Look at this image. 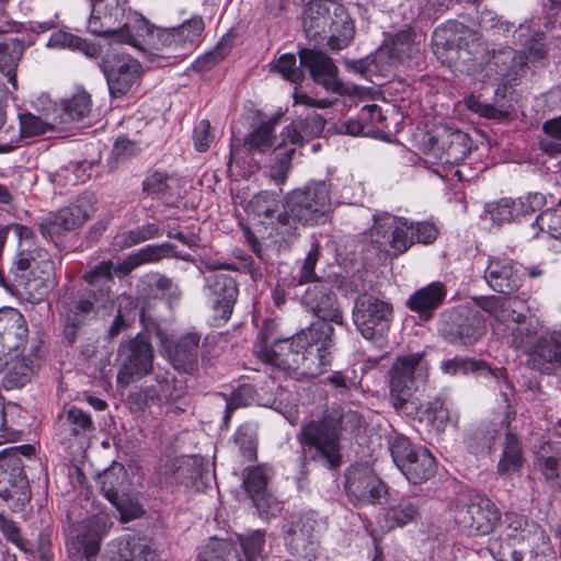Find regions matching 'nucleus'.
I'll list each match as a JSON object with an SVG mask.
<instances>
[{
  "label": "nucleus",
  "instance_id": "f257e3e1",
  "mask_svg": "<svg viewBox=\"0 0 561 561\" xmlns=\"http://www.w3.org/2000/svg\"><path fill=\"white\" fill-rule=\"evenodd\" d=\"M436 46L453 47L457 51V60L462 71L478 75L486 71L485 77H516L527 65V57L511 47L489 50L481 35L462 23L455 22L434 32Z\"/></svg>",
  "mask_w": 561,
  "mask_h": 561
},
{
  "label": "nucleus",
  "instance_id": "f03ea898",
  "mask_svg": "<svg viewBox=\"0 0 561 561\" xmlns=\"http://www.w3.org/2000/svg\"><path fill=\"white\" fill-rule=\"evenodd\" d=\"M331 205L330 184L324 181L293 190L284 197L283 211L277 215L275 230L286 239L294 237L299 226L324 224Z\"/></svg>",
  "mask_w": 561,
  "mask_h": 561
},
{
  "label": "nucleus",
  "instance_id": "7ed1b4c3",
  "mask_svg": "<svg viewBox=\"0 0 561 561\" xmlns=\"http://www.w3.org/2000/svg\"><path fill=\"white\" fill-rule=\"evenodd\" d=\"M339 411H328L321 417L304 422L297 434L304 459L322 462L329 469L342 463V421Z\"/></svg>",
  "mask_w": 561,
  "mask_h": 561
},
{
  "label": "nucleus",
  "instance_id": "20e7f679",
  "mask_svg": "<svg viewBox=\"0 0 561 561\" xmlns=\"http://www.w3.org/2000/svg\"><path fill=\"white\" fill-rule=\"evenodd\" d=\"M390 402L403 415L415 416L420 404L414 393L428 379V363L423 353L398 356L389 371Z\"/></svg>",
  "mask_w": 561,
  "mask_h": 561
},
{
  "label": "nucleus",
  "instance_id": "39448f33",
  "mask_svg": "<svg viewBox=\"0 0 561 561\" xmlns=\"http://www.w3.org/2000/svg\"><path fill=\"white\" fill-rule=\"evenodd\" d=\"M324 124L325 121L314 113L308 117L305 124L302 122L290 124L282 130V140L273 149L267 165L271 180L277 185L286 182L296 146L304 139L301 130L308 136L319 135L323 130Z\"/></svg>",
  "mask_w": 561,
  "mask_h": 561
},
{
  "label": "nucleus",
  "instance_id": "423d86ee",
  "mask_svg": "<svg viewBox=\"0 0 561 561\" xmlns=\"http://www.w3.org/2000/svg\"><path fill=\"white\" fill-rule=\"evenodd\" d=\"M393 319V308L388 301L370 295L356 298L353 321L362 336L382 347Z\"/></svg>",
  "mask_w": 561,
  "mask_h": 561
},
{
  "label": "nucleus",
  "instance_id": "0eeeda50",
  "mask_svg": "<svg viewBox=\"0 0 561 561\" xmlns=\"http://www.w3.org/2000/svg\"><path fill=\"white\" fill-rule=\"evenodd\" d=\"M308 344L301 350L298 377L321 375L332 363L334 328L327 322H312L306 328Z\"/></svg>",
  "mask_w": 561,
  "mask_h": 561
},
{
  "label": "nucleus",
  "instance_id": "6e6552de",
  "mask_svg": "<svg viewBox=\"0 0 561 561\" xmlns=\"http://www.w3.org/2000/svg\"><path fill=\"white\" fill-rule=\"evenodd\" d=\"M306 329L301 330L291 337L276 340L268 343L264 333L260 334V341L254 345V354L279 370L287 374L297 375L301 350L308 344V335Z\"/></svg>",
  "mask_w": 561,
  "mask_h": 561
},
{
  "label": "nucleus",
  "instance_id": "1a4fd4ad",
  "mask_svg": "<svg viewBox=\"0 0 561 561\" xmlns=\"http://www.w3.org/2000/svg\"><path fill=\"white\" fill-rule=\"evenodd\" d=\"M454 519L468 536H485L500 523L501 512L490 499L476 494L468 502L456 506Z\"/></svg>",
  "mask_w": 561,
  "mask_h": 561
},
{
  "label": "nucleus",
  "instance_id": "9d476101",
  "mask_svg": "<svg viewBox=\"0 0 561 561\" xmlns=\"http://www.w3.org/2000/svg\"><path fill=\"white\" fill-rule=\"evenodd\" d=\"M118 357L121 366L117 373V381L128 385L151 373L154 351L149 339L138 333L119 344Z\"/></svg>",
  "mask_w": 561,
  "mask_h": 561
},
{
  "label": "nucleus",
  "instance_id": "9b49d317",
  "mask_svg": "<svg viewBox=\"0 0 561 561\" xmlns=\"http://www.w3.org/2000/svg\"><path fill=\"white\" fill-rule=\"evenodd\" d=\"M390 450L396 466L413 484L434 476L435 458L426 448L413 446L408 438L399 436L392 442Z\"/></svg>",
  "mask_w": 561,
  "mask_h": 561
},
{
  "label": "nucleus",
  "instance_id": "f8f14e48",
  "mask_svg": "<svg viewBox=\"0 0 561 561\" xmlns=\"http://www.w3.org/2000/svg\"><path fill=\"white\" fill-rule=\"evenodd\" d=\"M112 525L106 514H96L71 530L67 549L73 556L72 561H96L101 541Z\"/></svg>",
  "mask_w": 561,
  "mask_h": 561
},
{
  "label": "nucleus",
  "instance_id": "ddd939ff",
  "mask_svg": "<svg viewBox=\"0 0 561 561\" xmlns=\"http://www.w3.org/2000/svg\"><path fill=\"white\" fill-rule=\"evenodd\" d=\"M528 366L543 375L561 374V328L545 329L527 350Z\"/></svg>",
  "mask_w": 561,
  "mask_h": 561
},
{
  "label": "nucleus",
  "instance_id": "4468645a",
  "mask_svg": "<svg viewBox=\"0 0 561 561\" xmlns=\"http://www.w3.org/2000/svg\"><path fill=\"white\" fill-rule=\"evenodd\" d=\"M374 220L371 233L376 236L375 242L389 244L390 255L399 256L414 244L413 222L390 214L375 215Z\"/></svg>",
  "mask_w": 561,
  "mask_h": 561
},
{
  "label": "nucleus",
  "instance_id": "2eb2a0df",
  "mask_svg": "<svg viewBox=\"0 0 561 561\" xmlns=\"http://www.w3.org/2000/svg\"><path fill=\"white\" fill-rule=\"evenodd\" d=\"M345 491L357 505L377 503L386 493L383 482L367 463H355L345 473Z\"/></svg>",
  "mask_w": 561,
  "mask_h": 561
},
{
  "label": "nucleus",
  "instance_id": "dca6fc26",
  "mask_svg": "<svg viewBox=\"0 0 561 561\" xmlns=\"http://www.w3.org/2000/svg\"><path fill=\"white\" fill-rule=\"evenodd\" d=\"M102 69L113 98L128 93L141 75V65L129 55L113 54L103 59Z\"/></svg>",
  "mask_w": 561,
  "mask_h": 561
},
{
  "label": "nucleus",
  "instance_id": "f3484780",
  "mask_svg": "<svg viewBox=\"0 0 561 561\" xmlns=\"http://www.w3.org/2000/svg\"><path fill=\"white\" fill-rule=\"evenodd\" d=\"M299 58L300 66L306 67L312 80L322 85L328 92L339 95H351L354 93V87H348L340 81L337 67L325 54L305 48L300 49Z\"/></svg>",
  "mask_w": 561,
  "mask_h": 561
},
{
  "label": "nucleus",
  "instance_id": "a211bd4d",
  "mask_svg": "<svg viewBox=\"0 0 561 561\" xmlns=\"http://www.w3.org/2000/svg\"><path fill=\"white\" fill-rule=\"evenodd\" d=\"M21 449L30 450L31 446L11 447L0 453V497L8 500L24 494L27 479L23 471Z\"/></svg>",
  "mask_w": 561,
  "mask_h": 561
},
{
  "label": "nucleus",
  "instance_id": "6ab92c4d",
  "mask_svg": "<svg viewBox=\"0 0 561 561\" xmlns=\"http://www.w3.org/2000/svg\"><path fill=\"white\" fill-rule=\"evenodd\" d=\"M94 12L91 11L88 22L90 33L110 38L114 43L138 46L139 38L148 32L147 23L142 18L135 19L133 23L126 22L122 26H116L111 16L101 20Z\"/></svg>",
  "mask_w": 561,
  "mask_h": 561
},
{
  "label": "nucleus",
  "instance_id": "aec40b11",
  "mask_svg": "<svg viewBox=\"0 0 561 561\" xmlns=\"http://www.w3.org/2000/svg\"><path fill=\"white\" fill-rule=\"evenodd\" d=\"M446 341L453 344L471 345L482 335V327L477 314L466 308L448 313V322L440 328Z\"/></svg>",
  "mask_w": 561,
  "mask_h": 561
},
{
  "label": "nucleus",
  "instance_id": "412c9836",
  "mask_svg": "<svg viewBox=\"0 0 561 561\" xmlns=\"http://www.w3.org/2000/svg\"><path fill=\"white\" fill-rule=\"evenodd\" d=\"M113 293L110 287L102 286L99 289H84L62 306V316L71 321L85 323L89 317L100 308L112 307Z\"/></svg>",
  "mask_w": 561,
  "mask_h": 561
},
{
  "label": "nucleus",
  "instance_id": "4be33fe9",
  "mask_svg": "<svg viewBox=\"0 0 561 561\" xmlns=\"http://www.w3.org/2000/svg\"><path fill=\"white\" fill-rule=\"evenodd\" d=\"M302 302L319 318L317 322L343 323V316L336 296L332 293L328 283L316 282L309 286L302 297Z\"/></svg>",
  "mask_w": 561,
  "mask_h": 561
},
{
  "label": "nucleus",
  "instance_id": "5701e85b",
  "mask_svg": "<svg viewBox=\"0 0 561 561\" xmlns=\"http://www.w3.org/2000/svg\"><path fill=\"white\" fill-rule=\"evenodd\" d=\"M205 294L211 302L215 317L227 321L238 297L234 279L225 274H214L205 278Z\"/></svg>",
  "mask_w": 561,
  "mask_h": 561
},
{
  "label": "nucleus",
  "instance_id": "b1692460",
  "mask_svg": "<svg viewBox=\"0 0 561 561\" xmlns=\"http://www.w3.org/2000/svg\"><path fill=\"white\" fill-rule=\"evenodd\" d=\"M484 279L494 291L510 295L522 286L523 273L513 260L494 256L489 260Z\"/></svg>",
  "mask_w": 561,
  "mask_h": 561
},
{
  "label": "nucleus",
  "instance_id": "393cba45",
  "mask_svg": "<svg viewBox=\"0 0 561 561\" xmlns=\"http://www.w3.org/2000/svg\"><path fill=\"white\" fill-rule=\"evenodd\" d=\"M104 561H157L156 549L146 538L123 537L107 543Z\"/></svg>",
  "mask_w": 561,
  "mask_h": 561
},
{
  "label": "nucleus",
  "instance_id": "a878e982",
  "mask_svg": "<svg viewBox=\"0 0 561 561\" xmlns=\"http://www.w3.org/2000/svg\"><path fill=\"white\" fill-rule=\"evenodd\" d=\"M201 335L187 332L170 343H165L168 358L174 369L182 373H194L198 367Z\"/></svg>",
  "mask_w": 561,
  "mask_h": 561
},
{
  "label": "nucleus",
  "instance_id": "bb28decb",
  "mask_svg": "<svg viewBox=\"0 0 561 561\" xmlns=\"http://www.w3.org/2000/svg\"><path fill=\"white\" fill-rule=\"evenodd\" d=\"M440 368L445 374L450 376L466 375L469 371L485 370L486 374L492 376L500 383L501 396L503 397L504 402L507 404V408H511L508 394L510 391H512L513 387L511 382L507 380L504 369H492L483 360H474L459 356L442 362Z\"/></svg>",
  "mask_w": 561,
  "mask_h": 561
},
{
  "label": "nucleus",
  "instance_id": "cd10ccee",
  "mask_svg": "<svg viewBox=\"0 0 561 561\" xmlns=\"http://www.w3.org/2000/svg\"><path fill=\"white\" fill-rule=\"evenodd\" d=\"M90 218V211L81 205H70L50 214L39 224L43 237L50 239L66 231L75 230Z\"/></svg>",
  "mask_w": 561,
  "mask_h": 561
},
{
  "label": "nucleus",
  "instance_id": "c85d7f7f",
  "mask_svg": "<svg viewBox=\"0 0 561 561\" xmlns=\"http://www.w3.org/2000/svg\"><path fill=\"white\" fill-rule=\"evenodd\" d=\"M317 522L314 518L302 515L294 517L284 526L285 541L293 552L307 556L316 540Z\"/></svg>",
  "mask_w": 561,
  "mask_h": 561
},
{
  "label": "nucleus",
  "instance_id": "c756f323",
  "mask_svg": "<svg viewBox=\"0 0 561 561\" xmlns=\"http://www.w3.org/2000/svg\"><path fill=\"white\" fill-rule=\"evenodd\" d=\"M27 340V325L18 310L9 309L0 314V346L13 352L23 347Z\"/></svg>",
  "mask_w": 561,
  "mask_h": 561
},
{
  "label": "nucleus",
  "instance_id": "7c9ffc66",
  "mask_svg": "<svg viewBox=\"0 0 561 561\" xmlns=\"http://www.w3.org/2000/svg\"><path fill=\"white\" fill-rule=\"evenodd\" d=\"M435 144L445 154V162L459 163L471 151V142L468 135L461 130L444 127L435 137Z\"/></svg>",
  "mask_w": 561,
  "mask_h": 561
},
{
  "label": "nucleus",
  "instance_id": "2f4dec72",
  "mask_svg": "<svg viewBox=\"0 0 561 561\" xmlns=\"http://www.w3.org/2000/svg\"><path fill=\"white\" fill-rule=\"evenodd\" d=\"M446 289L440 282L430 285L413 293L407 301L410 310L416 312L420 318L427 320L444 301Z\"/></svg>",
  "mask_w": 561,
  "mask_h": 561
},
{
  "label": "nucleus",
  "instance_id": "473e14b6",
  "mask_svg": "<svg viewBox=\"0 0 561 561\" xmlns=\"http://www.w3.org/2000/svg\"><path fill=\"white\" fill-rule=\"evenodd\" d=\"M508 322L513 325L508 327L511 331V346L515 350H523L527 354V350L536 340V335L542 330V324L539 321H527L526 314L516 312L512 309V314Z\"/></svg>",
  "mask_w": 561,
  "mask_h": 561
},
{
  "label": "nucleus",
  "instance_id": "72a5a7b5",
  "mask_svg": "<svg viewBox=\"0 0 561 561\" xmlns=\"http://www.w3.org/2000/svg\"><path fill=\"white\" fill-rule=\"evenodd\" d=\"M420 53V43L415 41V34L411 30H402L396 34L390 45L379 50V58L388 55L390 65L403 64Z\"/></svg>",
  "mask_w": 561,
  "mask_h": 561
},
{
  "label": "nucleus",
  "instance_id": "f704fd0d",
  "mask_svg": "<svg viewBox=\"0 0 561 561\" xmlns=\"http://www.w3.org/2000/svg\"><path fill=\"white\" fill-rule=\"evenodd\" d=\"M270 480L266 466L245 468L243 471V486L257 510H265L267 483Z\"/></svg>",
  "mask_w": 561,
  "mask_h": 561
},
{
  "label": "nucleus",
  "instance_id": "c9c22d12",
  "mask_svg": "<svg viewBox=\"0 0 561 561\" xmlns=\"http://www.w3.org/2000/svg\"><path fill=\"white\" fill-rule=\"evenodd\" d=\"M196 561H242L231 539L210 538L203 547Z\"/></svg>",
  "mask_w": 561,
  "mask_h": 561
},
{
  "label": "nucleus",
  "instance_id": "e433bc0d",
  "mask_svg": "<svg viewBox=\"0 0 561 561\" xmlns=\"http://www.w3.org/2000/svg\"><path fill=\"white\" fill-rule=\"evenodd\" d=\"M523 466V451L518 438L507 432L505 435V444L502 456L497 463V472L500 476H510L520 470Z\"/></svg>",
  "mask_w": 561,
  "mask_h": 561
},
{
  "label": "nucleus",
  "instance_id": "4c0bfd02",
  "mask_svg": "<svg viewBox=\"0 0 561 561\" xmlns=\"http://www.w3.org/2000/svg\"><path fill=\"white\" fill-rule=\"evenodd\" d=\"M60 425L72 436H79L93 430V421L91 415L78 407L65 409L59 414Z\"/></svg>",
  "mask_w": 561,
  "mask_h": 561
},
{
  "label": "nucleus",
  "instance_id": "58836bf2",
  "mask_svg": "<svg viewBox=\"0 0 561 561\" xmlns=\"http://www.w3.org/2000/svg\"><path fill=\"white\" fill-rule=\"evenodd\" d=\"M47 45L54 48H70L73 50H80L91 58L96 57L100 53V48L96 45L89 43L87 39H83L79 36L62 31L53 33L48 39Z\"/></svg>",
  "mask_w": 561,
  "mask_h": 561
},
{
  "label": "nucleus",
  "instance_id": "ea45409f",
  "mask_svg": "<svg viewBox=\"0 0 561 561\" xmlns=\"http://www.w3.org/2000/svg\"><path fill=\"white\" fill-rule=\"evenodd\" d=\"M34 360L24 356H15L7 363L5 380L9 387H23L34 373Z\"/></svg>",
  "mask_w": 561,
  "mask_h": 561
},
{
  "label": "nucleus",
  "instance_id": "a19ab883",
  "mask_svg": "<svg viewBox=\"0 0 561 561\" xmlns=\"http://www.w3.org/2000/svg\"><path fill=\"white\" fill-rule=\"evenodd\" d=\"M419 514L416 504L410 499L393 500L386 513L390 527H403L414 520Z\"/></svg>",
  "mask_w": 561,
  "mask_h": 561
},
{
  "label": "nucleus",
  "instance_id": "79ce46f5",
  "mask_svg": "<svg viewBox=\"0 0 561 561\" xmlns=\"http://www.w3.org/2000/svg\"><path fill=\"white\" fill-rule=\"evenodd\" d=\"M274 122H263L254 128L244 139V145L250 153H264L274 145Z\"/></svg>",
  "mask_w": 561,
  "mask_h": 561
},
{
  "label": "nucleus",
  "instance_id": "37998d69",
  "mask_svg": "<svg viewBox=\"0 0 561 561\" xmlns=\"http://www.w3.org/2000/svg\"><path fill=\"white\" fill-rule=\"evenodd\" d=\"M533 237L546 232L552 239H561V206L541 211L531 224Z\"/></svg>",
  "mask_w": 561,
  "mask_h": 561
},
{
  "label": "nucleus",
  "instance_id": "c03bdc74",
  "mask_svg": "<svg viewBox=\"0 0 561 561\" xmlns=\"http://www.w3.org/2000/svg\"><path fill=\"white\" fill-rule=\"evenodd\" d=\"M423 414L438 431H444L448 424H451L454 427L458 424V414L451 412L446 402L438 398L428 403Z\"/></svg>",
  "mask_w": 561,
  "mask_h": 561
},
{
  "label": "nucleus",
  "instance_id": "a18cd8bd",
  "mask_svg": "<svg viewBox=\"0 0 561 561\" xmlns=\"http://www.w3.org/2000/svg\"><path fill=\"white\" fill-rule=\"evenodd\" d=\"M18 231L21 239V250L13 261L12 272L15 270V282H18L19 278H23V274L19 275V272L24 273L27 270H31L32 272L36 263V250H30L26 248V245H30L31 243L30 234L32 232L25 227H18Z\"/></svg>",
  "mask_w": 561,
  "mask_h": 561
},
{
  "label": "nucleus",
  "instance_id": "49530a36",
  "mask_svg": "<svg viewBox=\"0 0 561 561\" xmlns=\"http://www.w3.org/2000/svg\"><path fill=\"white\" fill-rule=\"evenodd\" d=\"M142 393L147 404L162 405L178 398L172 382L165 376H157L156 383L145 387Z\"/></svg>",
  "mask_w": 561,
  "mask_h": 561
},
{
  "label": "nucleus",
  "instance_id": "de8ad7c7",
  "mask_svg": "<svg viewBox=\"0 0 561 561\" xmlns=\"http://www.w3.org/2000/svg\"><path fill=\"white\" fill-rule=\"evenodd\" d=\"M92 107V100L88 92L78 91L70 99L64 102L62 121L72 122L87 117Z\"/></svg>",
  "mask_w": 561,
  "mask_h": 561
},
{
  "label": "nucleus",
  "instance_id": "09e8293b",
  "mask_svg": "<svg viewBox=\"0 0 561 561\" xmlns=\"http://www.w3.org/2000/svg\"><path fill=\"white\" fill-rule=\"evenodd\" d=\"M244 559L242 561H264L265 533L252 530L238 536Z\"/></svg>",
  "mask_w": 561,
  "mask_h": 561
},
{
  "label": "nucleus",
  "instance_id": "8fccbe9b",
  "mask_svg": "<svg viewBox=\"0 0 561 561\" xmlns=\"http://www.w3.org/2000/svg\"><path fill=\"white\" fill-rule=\"evenodd\" d=\"M473 301L479 308L488 312L499 322L508 321V318L512 314V310L510 311L508 308H512L513 304L516 302L515 299L503 300L502 298L493 295L473 297Z\"/></svg>",
  "mask_w": 561,
  "mask_h": 561
},
{
  "label": "nucleus",
  "instance_id": "3c124183",
  "mask_svg": "<svg viewBox=\"0 0 561 561\" xmlns=\"http://www.w3.org/2000/svg\"><path fill=\"white\" fill-rule=\"evenodd\" d=\"M137 266L158 263L165 257H174L175 245L172 243L149 244L133 252Z\"/></svg>",
  "mask_w": 561,
  "mask_h": 561
},
{
  "label": "nucleus",
  "instance_id": "603ef678",
  "mask_svg": "<svg viewBox=\"0 0 561 561\" xmlns=\"http://www.w3.org/2000/svg\"><path fill=\"white\" fill-rule=\"evenodd\" d=\"M20 56L18 43L13 41L0 43V72L8 77L14 89H16L15 67Z\"/></svg>",
  "mask_w": 561,
  "mask_h": 561
},
{
  "label": "nucleus",
  "instance_id": "864d4df0",
  "mask_svg": "<svg viewBox=\"0 0 561 561\" xmlns=\"http://www.w3.org/2000/svg\"><path fill=\"white\" fill-rule=\"evenodd\" d=\"M546 137L540 140V149L549 154H561V115L548 119L542 125Z\"/></svg>",
  "mask_w": 561,
  "mask_h": 561
},
{
  "label": "nucleus",
  "instance_id": "5fc2aeb1",
  "mask_svg": "<svg viewBox=\"0 0 561 561\" xmlns=\"http://www.w3.org/2000/svg\"><path fill=\"white\" fill-rule=\"evenodd\" d=\"M332 35L329 37L328 46L332 50H341L350 45L355 34L353 21L345 16L339 21H334L331 26Z\"/></svg>",
  "mask_w": 561,
  "mask_h": 561
},
{
  "label": "nucleus",
  "instance_id": "6e6d98bb",
  "mask_svg": "<svg viewBox=\"0 0 561 561\" xmlns=\"http://www.w3.org/2000/svg\"><path fill=\"white\" fill-rule=\"evenodd\" d=\"M249 208L256 216L271 219L279 208L278 194L268 191H262L253 196L249 203Z\"/></svg>",
  "mask_w": 561,
  "mask_h": 561
},
{
  "label": "nucleus",
  "instance_id": "4d7b16f0",
  "mask_svg": "<svg viewBox=\"0 0 561 561\" xmlns=\"http://www.w3.org/2000/svg\"><path fill=\"white\" fill-rule=\"evenodd\" d=\"M39 280V288L43 289L42 294L47 293L54 285L55 278V264L46 251L36 250V263L32 271Z\"/></svg>",
  "mask_w": 561,
  "mask_h": 561
},
{
  "label": "nucleus",
  "instance_id": "13d9d810",
  "mask_svg": "<svg viewBox=\"0 0 561 561\" xmlns=\"http://www.w3.org/2000/svg\"><path fill=\"white\" fill-rule=\"evenodd\" d=\"M157 45L161 49L163 56L182 58L186 55V47L181 43L179 34L173 28H165L158 32Z\"/></svg>",
  "mask_w": 561,
  "mask_h": 561
},
{
  "label": "nucleus",
  "instance_id": "bf43d9fd",
  "mask_svg": "<svg viewBox=\"0 0 561 561\" xmlns=\"http://www.w3.org/2000/svg\"><path fill=\"white\" fill-rule=\"evenodd\" d=\"M271 70L279 73L285 80L298 84L304 78L305 73L300 66H297V60L293 54H283L277 60L271 62Z\"/></svg>",
  "mask_w": 561,
  "mask_h": 561
},
{
  "label": "nucleus",
  "instance_id": "052dcab7",
  "mask_svg": "<svg viewBox=\"0 0 561 561\" xmlns=\"http://www.w3.org/2000/svg\"><path fill=\"white\" fill-rule=\"evenodd\" d=\"M173 182L168 173L154 171L142 182V190L149 196L161 198L171 193Z\"/></svg>",
  "mask_w": 561,
  "mask_h": 561
},
{
  "label": "nucleus",
  "instance_id": "680f3d73",
  "mask_svg": "<svg viewBox=\"0 0 561 561\" xmlns=\"http://www.w3.org/2000/svg\"><path fill=\"white\" fill-rule=\"evenodd\" d=\"M136 309V301L133 297L123 295L119 297V306L117 313L107 329V337L110 340L118 336L124 330L130 327L131 321L127 318V311Z\"/></svg>",
  "mask_w": 561,
  "mask_h": 561
},
{
  "label": "nucleus",
  "instance_id": "e2e57ef3",
  "mask_svg": "<svg viewBox=\"0 0 561 561\" xmlns=\"http://www.w3.org/2000/svg\"><path fill=\"white\" fill-rule=\"evenodd\" d=\"M204 28L205 24L202 16H193L180 26L174 27L181 43L184 44L187 50L193 49L199 43Z\"/></svg>",
  "mask_w": 561,
  "mask_h": 561
},
{
  "label": "nucleus",
  "instance_id": "0e129e2a",
  "mask_svg": "<svg viewBox=\"0 0 561 561\" xmlns=\"http://www.w3.org/2000/svg\"><path fill=\"white\" fill-rule=\"evenodd\" d=\"M160 236V230L154 224H147L129 230L117 237V244L121 249L130 248L147 240Z\"/></svg>",
  "mask_w": 561,
  "mask_h": 561
},
{
  "label": "nucleus",
  "instance_id": "69168bd1",
  "mask_svg": "<svg viewBox=\"0 0 561 561\" xmlns=\"http://www.w3.org/2000/svg\"><path fill=\"white\" fill-rule=\"evenodd\" d=\"M319 255H320L319 243H313L310 251L307 253L298 274L293 276L294 285L299 286V285H304L309 282H313V284L316 282H320L317 278V275L314 272V267L318 263Z\"/></svg>",
  "mask_w": 561,
  "mask_h": 561
},
{
  "label": "nucleus",
  "instance_id": "338daca9",
  "mask_svg": "<svg viewBox=\"0 0 561 561\" xmlns=\"http://www.w3.org/2000/svg\"><path fill=\"white\" fill-rule=\"evenodd\" d=\"M146 279L150 286H153L165 296L170 305L179 301L182 293L179 285L171 278L160 273H150L146 275Z\"/></svg>",
  "mask_w": 561,
  "mask_h": 561
},
{
  "label": "nucleus",
  "instance_id": "774afa93",
  "mask_svg": "<svg viewBox=\"0 0 561 561\" xmlns=\"http://www.w3.org/2000/svg\"><path fill=\"white\" fill-rule=\"evenodd\" d=\"M504 524L510 539L523 541L527 538L529 523L526 517L516 513H506Z\"/></svg>",
  "mask_w": 561,
  "mask_h": 561
}]
</instances>
